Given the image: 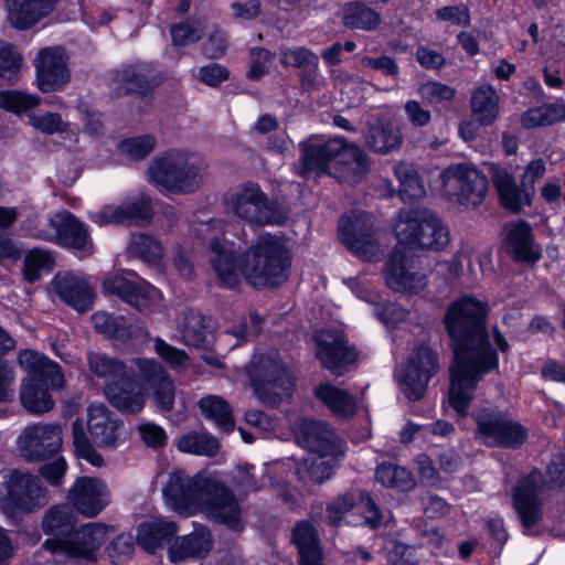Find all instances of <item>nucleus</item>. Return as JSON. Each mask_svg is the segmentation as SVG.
Wrapping results in <instances>:
<instances>
[{"mask_svg": "<svg viewBox=\"0 0 565 565\" xmlns=\"http://www.w3.org/2000/svg\"><path fill=\"white\" fill-rule=\"evenodd\" d=\"M486 318L487 305L469 296L451 302L444 317L454 352L448 403L458 414L466 413L478 383L499 366Z\"/></svg>", "mask_w": 565, "mask_h": 565, "instance_id": "nucleus-1", "label": "nucleus"}, {"mask_svg": "<svg viewBox=\"0 0 565 565\" xmlns=\"http://www.w3.org/2000/svg\"><path fill=\"white\" fill-rule=\"evenodd\" d=\"M211 258L220 282L226 287L238 284L239 277L255 288L281 285L289 275L291 255L281 237L262 234L241 256H234L233 244L225 238L210 241Z\"/></svg>", "mask_w": 565, "mask_h": 565, "instance_id": "nucleus-2", "label": "nucleus"}, {"mask_svg": "<svg viewBox=\"0 0 565 565\" xmlns=\"http://www.w3.org/2000/svg\"><path fill=\"white\" fill-rule=\"evenodd\" d=\"M394 231L398 243L386 264V285L398 292H417L426 286V275L415 267L406 249H444L449 243L448 228L431 211L413 209L399 212Z\"/></svg>", "mask_w": 565, "mask_h": 565, "instance_id": "nucleus-3", "label": "nucleus"}, {"mask_svg": "<svg viewBox=\"0 0 565 565\" xmlns=\"http://www.w3.org/2000/svg\"><path fill=\"white\" fill-rule=\"evenodd\" d=\"M162 492L167 505L178 514L202 513L212 522L230 529L243 527V509L235 493L214 475L189 477L183 472H172Z\"/></svg>", "mask_w": 565, "mask_h": 565, "instance_id": "nucleus-4", "label": "nucleus"}, {"mask_svg": "<svg viewBox=\"0 0 565 565\" xmlns=\"http://www.w3.org/2000/svg\"><path fill=\"white\" fill-rule=\"evenodd\" d=\"M77 521L72 505L51 507L43 515L42 530L53 535L43 547L49 551L56 565H81L94 562L96 551L106 542L108 527L102 523H88L74 531Z\"/></svg>", "mask_w": 565, "mask_h": 565, "instance_id": "nucleus-5", "label": "nucleus"}, {"mask_svg": "<svg viewBox=\"0 0 565 565\" xmlns=\"http://www.w3.org/2000/svg\"><path fill=\"white\" fill-rule=\"evenodd\" d=\"M299 148L297 173L301 177L329 173L334 169L340 178L359 182L369 170V158L364 151L342 137L310 136L299 143Z\"/></svg>", "mask_w": 565, "mask_h": 565, "instance_id": "nucleus-6", "label": "nucleus"}, {"mask_svg": "<svg viewBox=\"0 0 565 565\" xmlns=\"http://www.w3.org/2000/svg\"><path fill=\"white\" fill-rule=\"evenodd\" d=\"M18 361L28 372L20 386L23 408L33 415H42L53 409L55 403L49 388L60 390L65 383L60 365L32 350L21 351Z\"/></svg>", "mask_w": 565, "mask_h": 565, "instance_id": "nucleus-7", "label": "nucleus"}, {"mask_svg": "<svg viewBox=\"0 0 565 565\" xmlns=\"http://www.w3.org/2000/svg\"><path fill=\"white\" fill-rule=\"evenodd\" d=\"M205 170V161L200 154L172 150L150 163L148 175L160 191L185 194L202 185Z\"/></svg>", "mask_w": 565, "mask_h": 565, "instance_id": "nucleus-8", "label": "nucleus"}, {"mask_svg": "<svg viewBox=\"0 0 565 565\" xmlns=\"http://www.w3.org/2000/svg\"><path fill=\"white\" fill-rule=\"evenodd\" d=\"M49 501L47 489L38 476L18 469L0 470V508L8 516L33 513Z\"/></svg>", "mask_w": 565, "mask_h": 565, "instance_id": "nucleus-9", "label": "nucleus"}, {"mask_svg": "<svg viewBox=\"0 0 565 565\" xmlns=\"http://www.w3.org/2000/svg\"><path fill=\"white\" fill-rule=\"evenodd\" d=\"M32 235L72 249L81 257L90 256L95 252L88 226L66 210L40 222L32 230Z\"/></svg>", "mask_w": 565, "mask_h": 565, "instance_id": "nucleus-10", "label": "nucleus"}, {"mask_svg": "<svg viewBox=\"0 0 565 565\" xmlns=\"http://www.w3.org/2000/svg\"><path fill=\"white\" fill-rule=\"evenodd\" d=\"M249 377L256 397L264 405L278 406L291 395L292 379L277 353L255 358Z\"/></svg>", "mask_w": 565, "mask_h": 565, "instance_id": "nucleus-11", "label": "nucleus"}, {"mask_svg": "<svg viewBox=\"0 0 565 565\" xmlns=\"http://www.w3.org/2000/svg\"><path fill=\"white\" fill-rule=\"evenodd\" d=\"M441 192L467 209L482 203L488 191L487 177L471 163H454L439 174Z\"/></svg>", "mask_w": 565, "mask_h": 565, "instance_id": "nucleus-12", "label": "nucleus"}, {"mask_svg": "<svg viewBox=\"0 0 565 565\" xmlns=\"http://www.w3.org/2000/svg\"><path fill=\"white\" fill-rule=\"evenodd\" d=\"M227 209L241 220L254 225L279 224L284 215L256 183L237 186L226 198Z\"/></svg>", "mask_w": 565, "mask_h": 565, "instance_id": "nucleus-13", "label": "nucleus"}, {"mask_svg": "<svg viewBox=\"0 0 565 565\" xmlns=\"http://www.w3.org/2000/svg\"><path fill=\"white\" fill-rule=\"evenodd\" d=\"M493 185L498 192L501 204L518 213L522 207L530 205L533 195V185L536 180L541 179L545 172V162L542 159L531 161L522 175V189H520L514 178L503 168L491 164L489 166Z\"/></svg>", "mask_w": 565, "mask_h": 565, "instance_id": "nucleus-14", "label": "nucleus"}, {"mask_svg": "<svg viewBox=\"0 0 565 565\" xmlns=\"http://www.w3.org/2000/svg\"><path fill=\"white\" fill-rule=\"evenodd\" d=\"M546 481L539 470L521 478L512 493L513 507L525 534H537L543 520V492Z\"/></svg>", "mask_w": 565, "mask_h": 565, "instance_id": "nucleus-15", "label": "nucleus"}, {"mask_svg": "<svg viewBox=\"0 0 565 565\" xmlns=\"http://www.w3.org/2000/svg\"><path fill=\"white\" fill-rule=\"evenodd\" d=\"M476 436L486 446L518 448L526 439V429L498 409L484 408L475 415Z\"/></svg>", "mask_w": 565, "mask_h": 565, "instance_id": "nucleus-16", "label": "nucleus"}, {"mask_svg": "<svg viewBox=\"0 0 565 565\" xmlns=\"http://www.w3.org/2000/svg\"><path fill=\"white\" fill-rule=\"evenodd\" d=\"M439 369L438 354L426 344L418 345L408 355L405 367L398 374L403 393L408 399L418 401Z\"/></svg>", "mask_w": 565, "mask_h": 565, "instance_id": "nucleus-17", "label": "nucleus"}, {"mask_svg": "<svg viewBox=\"0 0 565 565\" xmlns=\"http://www.w3.org/2000/svg\"><path fill=\"white\" fill-rule=\"evenodd\" d=\"M62 426L56 423H38L26 426L17 438L19 455L29 462L54 457L62 448Z\"/></svg>", "mask_w": 565, "mask_h": 565, "instance_id": "nucleus-18", "label": "nucleus"}, {"mask_svg": "<svg viewBox=\"0 0 565 565\" xmlns=\"http://www.w3.org/2000/svg\"><path fill=\"white\" fill-rule=\"evenodd\" d=\"M339 237L351 253L364 260L372 262L380 257L373 218L367 213L343 215L339 223Z\"/></svg>", "mask_w": 565, "mask_h": 565, "instance_id": "nucleus-19", "label": "nucleus"}, {"mask_svg": "<svg viewBox=\"0 0 565 565\" xmlns=\"http://www.w3.org/2000/svg\"><path fill=\"white\" fill-rule=\"evenodd\" d=\"M54 296L79 312L93 308L95 294L88 278L82 273L61 271L50 282Z\"/></svg>", "mask_w": 565, "mask_h": 565, "instance_id": "nucleus-20", "label": "nucleus"}, {"mask_svg": "<svg viewBox=\"0 0 565 565\" xmlns=\"http://www.w3.org/2000/svg\"><path fill=\"white\" fill-rule=\"evenodd\" d=\"M316 355L321 365L332 374L342 375L358 360V353L342 334L321 331L316 335Z\"/></svg>", "mask_w": 565, "mask_h": 565, "instance_id": "nucleus-21", "label": "nucleus"}, {"mask_svg": "<svg viewBox=\"0 0 565 565\" xmlns=\"http://www.w3.org/2000/svg\"><path fill=\"white\" fill-rule=\"evenodd\" d=\"M297 443L309 454H341L342 440L327 424L309 418H301L294 425Z\"/></svg>", "mask_w": 565, "mask_h": 565, "instance_id": "nucleus-22", "label": "nucleus"}, {"mask_svg": "<svg viewBox=\"0 0 565 565\" xmlns=\"http://www.w3.org/2000/svg\"><path fill=\"white\" fill-rule=\"evenodd\" d=\"M67 499L81 514L94 518L110 502L106 483L92 477H81L68 490Z\"/></svg>", "mask_w": 565, "mask_h": 565, "instance_id": "nucleus-23", "label": "nucleus"}, {"mask_svg": "<svg viewBox=\"0 0 565 565\" xmlns=\"http://www.w3.org/2000/svg\"><path fill=\"white\" fill-rule=\"evenodd\" d=\"M134 375L153 391L156 405L163 412H169L174 404V385L164 367L154 360L137 358L134 359Z\"/></svg>", "mask_w": 565, "mask_h": 565, "instance_id": "nucleus-24", "label": "nucleus"}, {"mask_svg": "<svg viewBox=\"0 0 565 565\" xmlns=\"http://www.w3.org/2000/svg\"><path fill=\"white\" fill-rule=\"evenodd\" d=\"M214 548V537L209 526L194 523L193 530L178 536L168 548L171 563L201 561L206 558Z\"/></svg>", "mask_w": 565, "mask_h": 565, "instance_id": "nucleus-25", "label": "nucleus"}, {"mask_svg": "<svg viewBox=\"0 0 565 565\" xmlns=\"http://www.w3.org/2000/svg\"><path fill=\"white\" fill-rule=\"evenodd\" d=\"M38 87L43 93L58 90L70 81L67 57L63 49L47 47L35 60Z\"/></svg>", "mask_w": 565, "mask_h": 565, "instance_id": "nucleus-26", "label": "nucleus"}, {"mask_svg": "<svg viewBox=\"0 0 565 565\" xmlns=\"http://www.w3.org/2000/svg\"><path fill=\"white\" fill-rule=\"evenodd\" d=\"M106 294L118 296L140 311L148 310L161 297L159 289L145 280L132 281L124 275H114L103 281Z\"/></svg>", "mask_w": 565, "mask_h": 565, "instance_id": "nucleus-27", "label": "nucleus"}, {"mask_svg": "<svg viewBox=\"0 0 565 565\" xmlns=\"http://www.w3.org/2000/svg\"><path fill=\"white\" fill-rule=\"evenodd\" d=\"M92 222L99 226L108 224H131L134 222L149 223L152 218L150 199L140 195L119 205H106L96 212H89Z\"/></svg>", "mask_w": 565, "mask_h": 565, "instance_id": "nucleus-28", "label": "nucleus"}, {"mask_svg": "<svg viewBox=\"0 0 565 565\" xmlns=\"http://www.w3.org/2000/svg\"><path fill=\"white\" fill-rule=\"evenodd\" d=\"M134 371L136 372L132 360L125 380L104 388L108 402L120 412L139 413L146 403V384L139 376L134 375Z\"/></svg>", "mask_w": 565, "mask_h": 565, "instance_id": "nucleus-29", "label": "nucleus"}, {"mask_svg": "<svg viewBox=\"0 0 565 565\" xmlns=\"http://www.w3.org/2000/svg\"><path fill=\"white\" fill-rule=\"evenodd\" d=\"M88 430L95 444L103 448H116L125 439L121 423L103 404L89 406Z\"/></svg>", "mask_w": 565, "mask_h": 565, "instance_id": "nucleus-30", "label": "nucleus"}, {"mask_svg": "<svg viewBox=\"0 0 565 565\" xmlns=\"http://www.w3.org/2000/svg\"><path fill=\"white\" fill-rule=\"evenodd\" d=\"M60 0H6L9 23L28 30L47 17Z\"/></svg>", "mask_w": 565, "mask_h": 565, "instance_id": "nucleus-31", "label": "nucleus"}, {"mask_svg": "<svg viewBox=\"0 0 565 565\" xmlns=\"http://www.w3.org/2000/svg\"><path fill=\"white\" fill-rule=\"evenodd\" d=\"M118 81L127 92L147 96L160 84L161 78L151 64L138 62L125 66L118 73Z\"/></svg>", "mask_w": 565, "mask_h": 565, "instance_id": "nucleus-32", "label": "nucleus"}, {"mask_svg": "<svg viewBox=\"0 0 565 565\" xmlns=\"http://www.w3.org/2000/svg\"><path fill=\"white\" fill-rule=\"evenodd\" d=\"M505 244L508 250L518 260L535 262L541 253L532 243V233L529 224L518 221L505 225Z\"/></svg>", "mask_w": 565, "mask_h": 565, "instance_id": "nucleus-33", "label": "nucleus"}, {"mask_svg": "<svg viewBox=\"0 0 565 565\" xmlns=\"http://www.w3.org/2000/svg\"><path fill=\"white\" fill-rule=\"evenodd\" d=\"M279 61L286 67L302 68V85H313L319 70V58L316 53L303 46L280 47Z\"/></svg>", "mask_w": 565, "mask_h": 565, "instance_id": "nucleus-34", "label": "nucleus"}, {"mask_svg": "<svg viewBox=\"0 0 565 565\" xmlns=\"http://www.w3.org/2000/svg\"><path fill=\"white\" fill-rule=\"evenodd\" d=\"M342 457L343 449H341V454L334 455L309 454L302 465L297 468L296 473L299 476V479L303 481L321 483L332 476Z\"/></svg>", "mask_w": 565, "mask_h": 565, "instance_id": "nucleus-35", "label": "nucleus"}, {"mask_svg": "<svg viewBox=\"0 0 565 565\" xmlns=\"http://www.w3.org/2000/svg\"><path fill=\"white\" fill-rule=\"evenodd\" d=\"M403 135L398 127L391 122H379L369 128L365 145L374 152L387 154L401 148Z\"/></svg>", "mask_w": 565, "mask_h": 565, "instance_id": "nucleus-36", "label": "nucleus"}, {"mask_svg": "<svg viewBox=\"0 0 565 565\" xmlns=\"http://www.w3.org/2000/svg\"><path fill=\"white\" fill-rule=\"evenodd\" d=\"M315 394L317 398L337 416L347 418L355 413L356 402L354 397L344 390L327 383L320 384L316 388Z\"/></svg>", "mask_w": 565, "mask_h": 565, "instance_id": "nucleus-37", "label": "nucleus"}, {"mask_svg": "<svg viewBox=\"0 0 565 565\" xmlns=\"http://www.w3.org/2000/svg\"><path fill=\"white\" fill-rule=\"evenodd\" d=\"M87 360L90 372L104 381V388L125 380L129 373V367L120 360L104 353H89Z\"/></svg>", "mask_w": 565, "mask_h": 565, "instance_id": "nucleus-38", "label": "nucleus"}, {"mask_svg": "<svg viewBox=\"0 0 565 565\" xmlns=\"http://www.w3.org/2000/svg\"><path fill=\"white\" fill-rule=\"evenodd\" d=\"M292 542L300 555V563L322 558L317 530L308 521L298 522L292 530Z\"/></svg>", "mask_w": 565, "mask_h": 565, "instance_id": "nucleus-39", "label": "nucleus"}, {"mask_svg": "<svg viewBox=\"0 0 565 565\" xmlns=\"http://www.w3.org/2000/svg\"><path fill=\"white\" fill-rule=\"evenodd\" d=\"M471 109L481 125H491L499 114V96L495 89L487 84L478 87L471 96Z\"/></svg>", "mask_w": 565, "mask_h": 565, "instance_id": "nucleus-40", "label": "nucleus"}, {"mask_svg": "<svg viewBox=\"0 0 565 565\" xmlns=\"http://www.w3.org/2000/svg\"><path fill=\"white\" fill-rule=\"evenodd\" d=\"M198 405L203 416L214 422L218 428L226 433L234 429L232 408L222 396L206 395L198 402Z\"/></svg>", "mask_w": 565, "mask_h": 565, "instance_id": "nucleus-41", "label": "nucleus"}, {"mask_svg": "<svg viewBox=\"0 0 565 565\" xmlns=\"http://www.w3.org/2000/svg\"><path fill=\"white\" fill-rule=\"evenodd\" d=\"M380 22V14L361 1L349 2L343 9V24L347 28L372 31Z\"/></svg>", "mask_w": 565, "mask_h": 565, "instance_id": "nucleus-42", "label": "nucleus"}, {"mask_svg": "<svg viewBox=\"0 0 565 565\" xmlns=\"http://www.w3.org/2000/svg\"><path fill=\"white\" fill-rule=\"evenodd\" d=\"M92 322L98 333L109 338L125 340L132 335L131 328L124 316L98 311L92 316Z\"/></svg>", "mask_w": 565, "mask_h": 565, "instance_id": "nucleus-43", "label": "nucleus"}, {"mask_svg": "<svg viewBox=\"0 0 565 565\" xmlns=\"http://www.w3.org/2000/svg\"><path fill=\"white\" fill-rule=\"evenodd\" d=\"M177 446L182 452L209 457L215 456L220 449V444L216 438L207 433L198 431L183 435Z\"/></svg>", "mask_w": 565, "mask_h": 565, "instance_id": "nucleus-44", "label": "nucleus"}, {"mask_svg": "<svg viewBox=\"0 0 565 565\" xmlns=\"http://www.w3.org/2000/svg\"><path fill=\"white\" fill-rule=\"evenodd\" d=\"M565 118L564 104H546L531 108L522 116V125L525 128L550 126Z\"/></svg>", "mask_w": 565, "mask_h": 565, "instance_id": "nucleus-45", "label": "nucleus"}, {"mask_svg": "<svg viewBox=\"0 0 565 565\" xmlns=\"http://www.w3.org/2000/svg\"><path fill=\"white\" fill-rule=\"evenodd\" d=\"M394 174L399 181V194L404 200L422 198L425 189L414 167L406 162L394 166Z\"/></svg>", "mask_w": 565, "mask_h": 565, "instance_id": "nucleus-46", "label": "nucleus"}, {"mask_svg": "<svg viewBox=\"0 0 565 565\" xmlns=\"http://www.w3.org/2000/svg\"><path fill=\"white\" fill-rule=\"evenodd\" d=\"M54 265L52 254L47 250L33 248L29 250L23 259V278L33 284L41 278L43 271H51Z\"/></svg>", "mask_w": 565, "mask_h": 565, "instance_id": "nucleus-47", "label": "nucleus"}, {"mask_svg": "<svg viewBox=\"0 0 565 565\" xmlns=\"http://www.w3.org/2000/svg\"><path fill=\"white\" fill-rule=\"evenodd\" d=\"M266 468L255 466H237L232 472V483L239 493H249L259 490L264 486Z\"/></svg>", "mask_w": 565, "mask_h": 565, "instance_id": "nucleus-48", "label": "nucleus"}, {"mask_svg": "<svg viewBox=\"0 0 565 565\" xmlns=\"http://www.w3.org/2000/svg\"><path fill=\"white\" fill-rule=\"evenodd\" d=\"M40 104L41 98L36 95L18 89L0 90V108L10 113L19 115Z\"/></svg>", "mask_w": 565, "mask_h": 565, "instance_id": "nucleus-49", "label": "nucleus"}, {"mask_svg": "<svg viewBox=\"0 0 565 565\" xmlns=\"http://www.w3.org/2000/svg\"><path fill=\"white\" fill-rule=\"evenodd\" d=\"M73 444L75 454L79 459L86 460L94 467H102L103 457L96 451L86 436L83 423L76 419L72 425Z\"/></svg>", "mask_w": 565, "mask_h": 565, "instance_id": "nucleus-50", "label": "nucleus"}, {"mask_svg": "<svg viewBox=\"0 0 565 565\" xmlns=\"http://www.w3.org/2000/svg\"><path fill=\"white\" fill-rule=\"evenodd\" d=\"M376 480L385 487L401 488L403 490L413 486L414 480L408 470L393 463H381L375 471Z\"/></svg>", "mask_w": 565, "mask_h": 565, "instance_id": "nucleus-51", "label": "nucleus"}, {"mask_svg": "<svg viewBox=\"0 0 565 565\" xmlns=\"http://www.w3.org/2000/svg\"><path fill=\"white\" fill-rule=\"evenodd\" d=\"M29 124L36 130L45 135L68 134L72 132V125L63 120L57 113L29 114Z\"/></svg>", "mask_w": 565, "mask_h": 565, "instance_id": "nucleus-52", "label": "nucleus"}, {"mask_svg": "<svg viewBox=\"0 0 565 565\" xmlns=\"http://www.w3.org/2000/svg\"><path fill=\"white\" fill-rule=\"evenodd\" d=\"M174 45L186 46L200 41L205 32V25L200 19H189L171 28Z\"/></svg>", "mask_w": 565, "mask_h": 565, "instance_id": "nucleus-53", "label": "nucleus"}, {"mask_svg": "<svg viewBox=\"0 0 565 565\" xmlns=\"http://www.w3.org/2000/svg\"><path fill=\"white\" fill-rule=\"evenodd\" d=\"M157 140L152 135H142L122 140L119 152L128 159L138 161L149 156L156 147Z\"/></svg>", "mask_w": 565, "mask_h": 565, "instance_id": "nucleus-54", "label": "nucleus"}, {"mask_svg": "<svg viewBox=\"0 0 565 565\" xmlns=\"http://www.w3.org/2000/svg\"><path fill=\"white\" fill-rule=\"evenodd\" d=\"M20 66V54L11 44L0 42V84H11L15 82Z\"/></svg>", "mask_w": 565, "mask_h": 565, "instance_id": "nucleus-55", "label": "nucleus"}, {"mask_svg": "<svg viewBox=\"0 0 565 565\" xmlns=\"http://www.w3.org/2000/svg\"><path fill=\"white\" fill-rule=\"evenodd\" d=\"M130 249L135 255L151 264H157L162 257L159 242L147 235L134 236Z\"/></svg>", "mask_w": 565, "mask_h": 565, "instance_id": "nucleus-56", "label": "nucleus"}, {"mask_svg": "<svg viewBox=\"0 0 565 565\" xmlns=\"http://www.w3.org/2000/svg\"><path fill=\"white\" fill-rule=\"evenodd\" d=\"M418 95L429 104L449 102L455 95L456 90L439 82H426L418 87Z\"/></svg>", "mask_w": 565, "mask_h": 565, "instance_id": "nucleus-57", "label": "nucleus"}, {"mask_svg": "<svg viewBox=\"0 0 565 565\" xmlns=\"http://www.w3.org/2000/svg\"><path fill=\"white\" fill-rule=\"evenodd\" d=\"M355 493H347L338 498L327 507V522L330 525H339L348 512L355 510Z\"/></svg>", "mask_w": 565, "mask_h": 565, "instance_id": "nucleus-58", "label": "nucleus"}, {"mask_svg": "<svg viewBox=\"0 0 565 565\" xmlns=\"http://www.w3.org/2000/svg\"><path fill=\"white\" fill-rule=\"evenodd\" d=\"M154 350L171 367H184L188 364L189 358L183 350L168 344L160 338L154 340Z\"/></svg>", "mask_w": 565, "mask_h": 565, "instance_id": "nucleus-59", "label": "nucleus"}, {"mask_svg": "<svg viewBox=\"0 0 565 565\" xmlns=\"http://www.w3.org/2000/svg\"><path fill=\"white\" fill-rule=\"evenodd\" d=\"M375 315L385 324L395 327L407 319L408 311L397 303L387 302L376 306Z\"/></svg>", "mask_w": 565, "mask_h": 565, "instance_id": "nucleus-60", "label": "nucleus"}, {"mask_svg": "<svg viewBox=\"0 0 565 565\" xmlns=\"http://www.w3.org/2000/svg\"><path fill=\"white\" fill-rule=\"evenodd\" d=\"M363 66L380 71L383 75L391 76L393 78H397L399 73V67L396 61L388 55H381L377 57L365 56L362 58Z\"/></svg>", "mask_w": 565, "mask_h": 565, "instance_id": "nucleus-61", "label": "nucleus"}, {"mask_svg": "<svg viewBox=\"0 0 565 565\" xmlns=\"http://www.w3.org/2000/svg\"><path fill=\"white\" fill-rule=\"evenodd\" d=\"M356 494L355 510L363 514L364 523L371 527H376L380 523L381 515L371 498L363 492Z\"/></svg>", "mask_w": 565, "mask_h": 565, "instance_id": "nucleus-62", "label": "nucleus"}, {"mask_svg": "<svg viewBox=\"0 0 565 565\" xmlns=\"http://www.w3.org/2000/svg\"><path fill=\"white\" fill-rule=\"evenodd\" d=\"M404 111L408 121L416 128L426 127L431 121V113L424 108L417 100H407L404 105Z\"/></svg>", "mask_w": 565, "mask_h": 565, "instance_id": "nucleus-63", "label": "nucleus"}, {"mask_svg": "<svg viewBox=\"0 0 565 565\" xmlns=\"http://www.w3.org/2000/svg\"><path fill=\"white\" fill-rule=\"evenodd\" d=\"M436 15L443 21H449L461 26H467L470 23L469 9L462 4L443 7L437 10Z\"/></svg>", "mask_w": 565, "mask_h": 565, "instance_id": "nucleus-64", "label": "nucleus"}]
</instances>
